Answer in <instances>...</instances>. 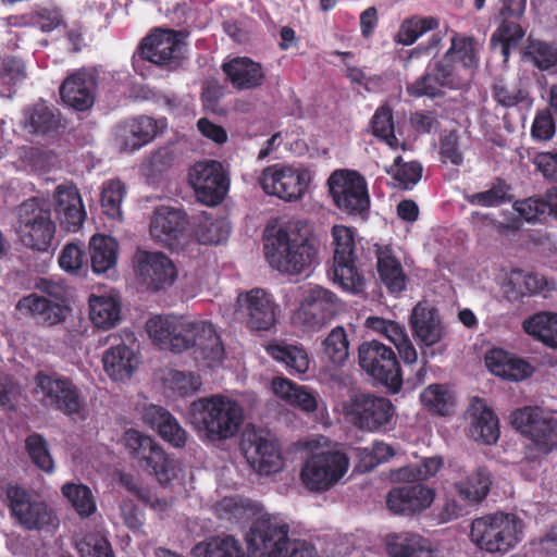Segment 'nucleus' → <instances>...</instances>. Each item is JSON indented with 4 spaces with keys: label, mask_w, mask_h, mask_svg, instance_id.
Segmentation results:
<instances>
[{
    "label": "nucleus",
    "mask_w": 557,
    "mask_h": 557,
    "mask_svg": "<svg viewBox=\"0 0 557 557\" xmlns=\"http://www.w3.org/2000/svg\"><path fill=\"white\" fill-rule=\"evenodd\" d=\"M145 330L151 342L162 350L183 352L194 348L196 359L209 367L224 359V347L213 324L202 320H188L172 314L153 315Z\"/></svg>",
    "instance_id": "obj_1"
},
{
    "label": "nucleus",
    "mask_w": 557,
    "mask_h": 557,
    "mask_svg": "<svg viewBox=\"0 0 557 557\" xmlns=\"http://www.w3.org/2000/svg\"><path fill=\"white\" fill-rule=\"evenodd\" d=\"M310 228L302 220H290L268 236L263 250L271 268L284 274H300L317 262V248L309 240Z\"/></svg>",
    "instance_id": "obj_2"
},
{
    "label": "nucleus",
    "mask_w": 557,
    "mask_h": 557,
    "mask_svg": "<svg viewBox=\"0 0 557 557\" xmlns=\"http://www.w3.org/2000/svg\"><path fill=\"white\" fill-rule=\"evenodd\" d=\"M188 418L199 434L215 442L231 438L238 432L244 412L236 400L212 395L195 400L190 405Z\"/></svg>",
    "instance_id": "obj_3"
},
{
    "label": "nucleus",
    "mask_w": 557,
    "mask_h": 557,
    "mask_svg": "<svg viewBox=\"0 0 557 557\" xmlns=\"http://www.w3.org/2000/svg\"><path fill=\"white\" fill-rule=\"evenodd\" d=\"M525 523L515 513L497 511L476 518L470 528V541L488 554L506 555L524 539Z\"/></svg>",
    "instance_id": "obj_4"
},
{
    "label": "nucleus",
    "mask_w": 557,
    "mask_h": 557,
    "mask_svg": "<svg viewBox=\"0 0 557 557\" xmlns=\"http://www.w3.org/2000/svg\"><path fill=\"white\" fill-rule=\"evenodd\" d=\"M511 425L529 440L527 459L537 460L557 450V419L540 407L527 406L510 416ZM530 461L522 466L527 471Z\"/></svg>",
    "instance_id": "obj_5"
},
{
    "label": "nucleus",
    "mask_w": 557,
    "mask_h": 557,
    "mask_svg": "<svg viewBox=\"0 0 557 557\" xmlns=\"http://www.w3.org/2000/svg\"><path fill=\"white\" fill-rule=\"evenodd\" d=\"M336 410L346 422L366 432L387 430L395 416L388 398L370 393L350 395L337 404Z\"/></svg>",
    "instance_id": "obj_6"
},
{
    "label": "nucleus",
    "mask_w": 557,
    "mask_h": 557,
    "mask_svg": "<svg viewBox=\"0 0 557 557\" xmlns=\"http://www.w3.org/2000/svg\"><path fill=\"white\" fill-rule=\"evenodd\" d=\"M331 236L334 282L346 292L361 293L366 283L357 264L360 248L356 240V231L346 225H334Z\"/></svg>",
    "instance_id": "obj_7"
},
{
    "label": "nucleus",
    "mask_w": 557,
    "mask_h": 557,
    "mask_svg": "<svg viewBox=\"0 0 557 557\" xmlns=\"http://www.w3.org/2000/svg\"><path fill=\"white\" fill-rule=\"evenodd\" d=\"M35 287L52 299L37 294L23 297L16 305L21 314L28 315L48 326L63 322L69 313V307L65 305L69 294L66 284L61 278L42 277L36 282Z\"/></svg>",
    "instance_id": "obj_8"
},
{
    "label": "nucleus",
    "mask_w": 557,
    "mask_h": 557,
    "mask_svg": "<svg viewBox=\"0 0 557 557\" xmlns=\"http://www.w3.org/2000/svg\"><path fill=\"white\" fill-rule=\"evenodd\" d=\"M16 215L21 243L30 249L47 251L55 233V224L45 200L39 197L25 200L17 207Z\"/></svg>",
    "instance_id": "obj_9"
},
{
    "label": "nucleus",
    "mask_w": 557,
    "mask_h": 557,
    "mask_svg": "<svg viewBox=\"0 0 557 557\" xmlns=\"http://www.w3.org/2000/svg\"><path fill=\"white\" fill-rule=\"evenodd\" d=\"M349 469V458L338 449L312 453L300 471L304 486L311 492H325L341 482Z\"/></svg>",
    "instance_id": "obj_10"
},
{
    "label": "nucleus",
    "mask_w": 557,
    "mask_h": 557,
    "mask_svg": "<svg viewBox=\"0 0 557 557\" xmlns=\"http://www.w3.org/2000/svg\"><path fill=\"white\" fill-rule=\"evenodd\" d=\"M289 524L280 515H262L246 534L249 557H277L292 542Z\"/></svg>",
    "instance_id": "obj_11"
},
{
    "label": "nucleus",
    "mask_w": 557,
    "mask_h": 557,
    "mask_svg": "<svg viewBox=\"0 0 557 557\" xmlns=\"http://www.w3.org/2000/svg\"><path fill=\"white\" fill-rule=\"evenodd\" d=\"M13 518L21 527L33 531H51L59 527L55 511L45 502L34 497L28 491L17 485L5 490Z\"/></svg>",
    "instance_id": "obj_12"
},
{
    "label": "nucleus",
    "mask_w": 557,
    "mask_h": 557,
    "mask_svg": "<svg viewBox=\"0 0 557 557\" xmlns=\"http://www.w3.org/2000/svg\"><path fill=\"white\" fill-rule=\"evenodd\" d=\"M311 180L307 168L276 163L261 172L259 184L265 194L290 202L302 198Z\"/></svg>",
    "instance_id": "obj_13"
},
{
    "label": "nucleus",
    "mask_w": 557,
    "mask_h": 557,
    "mask_svg": "<svg viewBox=\"0 0 557 557\" xmlns=\"http://www.w3.org/2000/svg\"><path fill=\"white\" fill-rule=\"evenodd\" d=\"M335 206L349 215L364 216L370 209L366 178L356 171L336 170L327 180Z\"/></svg>",
    "instance_id": "obj_14"
},
{
    "label": "nucleus",
    "mask_w": 557,
    "mask_h": 557,
    "mask_svg": "<svg viewBox=\"0 0 557 557\" xmlns=\"http://www.w3.org/2000/svg\"><path fill=\"white\" fill-rule=\"evenodd\" d=\"M360 367L373 379L398 392L403 384L399 363L392 348L381 342L371 341L360 345L358 350Z\"/></svg>",
    "instance_id": "obj_15"
},
{
    "label": "nucleus",
    "mask_w": 557,
    "mask_h": 557,
    "mask_svg": "<svg viewBox=\"0 0 557 557\" xmlns=\"http://www.w3.org/2000/svg\"><path fill=\"white\" fill-rule=\"evenodd\" d=\"M337 310V297L321 286L309 288L292 314V323L302 331H318L326 325Z\"/></svg>",
    "instance_id": "obj_16"
},
{
    "label": "nucleus",
    "mask_w": 557,
    "mask_h": 557,
    "mask_svg": "<svg viewBox=\"0 0 557 557\" xmlns=\"http://www.w3.org/2000/svg\"><path fill=\"white\" fill-rule=\"evenodd\" d=\"M236 312L247 325L257 331H269L275 325L280 306L272 294L262 288H252L237 296Z\"/></svg>",
    "instance_id": "obj_17"
},
{
    "label": "nucleus",
    "mask_w": 557,
    "mask_h": 557,
    "mask_svg": "<svg viewBox=\"0 0 557 557\" xmlns=\"http://www.w3.org/2000/svg\"><path fill=\"white\" fill-rule=\"evenodd\" d=\"M36 394L41 403L71 416L83 408V399L77 386L70 380L57 375L38 374Z\"/></svg>",
    "instance_id": "obj_18"
},
{
    "label": "nucleus",
    "mask_w": 557,
    "mask_h": 557,
    "mask_svg": "<svg viewBox=\"0 0 557 557\" xmlns=\"http://www.w3.org/2000/svg\"><path fill=\"white\" fill-rule=\"evenodd\" d=\"M242 449L251 468L261 475H271L283 469L284 459L281 449L268 434L245 433Z\"/></svg>",
    "instance_id": "obj_19"
},
{
    "label": "nucleus",
    "mask_w": 557,
    "mask_h": 557,
    "mask_svg": "<svg viewBox=\"0 0 557 557\" xmlns=\"http://www.w3.org/2000/svg\"><path fill=\"white\" fill-rule=\"evenodd\" d=\"M197 198L207 206L219 205L227 194L228 178L218 161L198 162L189 173Z\"/></svg>",
    "instance_id": "obj_20"
},
{
    "label": "nucleus",
    "mask_w": 557,
    "mask_h": 557,
    "mask_svg": "<svg viewBox=\"0 0 557 557\" xmlns=\"http://www.w3.org/2000/svg\"><path fill=\"white\" fill-rule=\"evenodd\" d=\"M108 345L102 355L104 372L113 381L129 379L140 363L139 354L123 343L119 334L112 333L99 339V346Z\"/></svg>",
    "instance_id": "obj_21"
},
{
    "label": "nucleus",
    "mask_w": 557,
    "mask_h": 557,
    "mask_svg": "<svg viewBox=\"0 0 557 557\" xmlns=\"http://www.w3.org/2000/svg\"><path fill=\"white\" fill-rule=\"evenodd\" d=\"M168 127L164 117L156 120L151 116L140 115L127 120L116 129V141L121 150L134 152L152 141Z\"/></svg>",
    "instance_id": "obj_22"
},
{
    "label": "nucleus",
    "mask_w": 557,
    "mask_h": 557,
    "mask_svg": "<svg viewBox=\"0 0 557 557\" xmlns=\"http://www.w3.org/2000/svg\"><path fill=\"white\" fill-rule=\"evenodd\" d=\"M149 233L154 242L178 249L187 239L184 213L172 207H158L151 219Z\"/></svg>",
    "instance_id": "obj_23"
},
{
    "label": "nucleus",
    "mask_w": 557,
    "mask_h": 557,
    "mask_svg": "<svg viewBox=\"0 0 557 557\" xmlns=\"http://www.w3.org/2000/svg\"><path fill=\"white\" fill-rule=\"evenodd\" d=\"M181 54L182 42L174 30L158 29L140 45L141 58L159 66L175 67Z\"/></svg>",
    "instance_id": "obj_24"
},
{
    "label": "nucleus",
    "mask_w": 557,
    "mask_h": 557,
    "mask_svg": "<svg viewBox=\"0 0 557 557\" xmlns=\"http://www.w3.org/2000/svg\"><path fill=\"white\" fill-rule=\"evenodd\" d=\"M409 322L420 348L433 347L446 336V327L438 310L428 302L414 306Z\"/></svg>",
    "instance_id": "obj_25"
},
{
    "label": "nucleus",
    "mask_w": 557,
    "mask_h": 557,
    "mask_svg": "<svg viewBox=\"0 0 557 557\" xmlns=\"http://www.w3.org/2000/svg\"><path fill=\"white\" fill-rule=\"evenodd\" d=\"M137 272L147 288L158 290L171 285L176 277V269L171 259L162 252L138 251Z\"/></svg>",
    "instance_id": "obj_26"
},
{
    "label": "nucleus",
    "mask_w": 557,
    "mask_h": 557,
    "mask_svg": "<svg viewBox=\"0 0 557 557\" xmlns=\"http://www.w3.org/2000/svg\"><path fill=\"white\" fill-rule=\"evenodd\" d=\"M434 497L435 492L431 487L422 484H406L391 490L386 504L396 515H410L429 508Z\"/></svg>",
    "instance_id": "obj_27"
},
{
    "label": "nucleus",
    "mask_w": 557,
    "mask_h": 557,
    "mask_svg": "<svg viewBox=\"0 0 557 557\" xmlns=\"http://www.w3.org/2000/svg\"><path fill=\"white\" fill-rule=\"evenodd\" d=\"M467 412L469 436L481 444H495L499 437L498 419L485 400L473 397Z\"/></svg>",
    "instance_id": "obj_28"
},
{
    "label": "nucleus",
    "mask_w": 557,
    "mask_h": 557,
    "mask_svg": "<svg viewBox=\"0 0 557 557\" xmlns=\"http://www.w3.org/2000/svg\"><path fill=\"white\" fill-rule=\"evenodd\" d=\"M96 86V78L91 73L77 71L61 85V98L75 110H87L94 104Z\"/></svg>",
    "instance_id": "obj_29"
},
{
    "label": "nucleus",
    "mask_w": 557,
    "mask_h": 557,
    "mask_svg": "<svg viewBox=\"0 0 557 557\" xmlns=\"http://www.w3.org/2000/svg\"><path fill=\"white\" fill-rule=\"evenodd\" d=\"M55 212L69 231H77L85 218L83 200L77 188L71 184H61L54 191Z\"/></svg>",
    "instance_id": "obj_30"
},
{
    "label": "nucleus",
    "mask_w": 557,
    "mask_h": 557,
    "mask_svg": "<svg viewBox=\"0 0 557 557\" xmlns=\"http://www.w3.org/2000/svg\"><path fill=\"white\" fill-rule=\"evenodd\" d=\"M366 325L371 331L382 335L389 341L398 350L403 361L408 364L416 363L418 352L411 343L404 325L396 321L386 320L380 317H369Z\"/></svg>",
    "instance_id": "obj_31"
},
{
    "label": "nucleus",
    "mask_w": 557,
    "mask_h": 557,
    "mask_svg": "<svg viewBox=\"0 0 557 557\" xmlns=\"http://www.w3.org/2000/svg\"><path fill=\"white\" fill-rule=\"evenodd\" d=\"M442 87H455L454 71L449 63L436 62L432 70L408 85L407 91L413 97H436Z\"/></svg>",
    "instance_id": "obj_32"
},
{
    "label": "nucleus",
    "mask_w": 557,
    "mask_h": 557,
    "mask_svg": "<svg viewBox=\"0 0 557 557\" xmlns=\"http://www.w3.org/2000/svg\"><path fill=\"white\" fill-rule=\"evenodd\" d=\"M485 363L493 374L510 381L524 380L532 373L528 362L503 349L491 350L485 357Z\"/></svg>",
    "instance_id": "obj_33"
},
{
    "label": "nucleus",
    "mask_w": 557,
    "mask_h": 557,
    "mask_svg": "<svg viewBox=\"0 0 557 557\" xmlns=\"http://www.w3.org/2000/svg\"><path fill=\"white\" fill-rule=\"evenodd\" d=\"M22 126L33 134H51L61 126L60 114L57 109L40 100L24 109Z\"/></svg>",
    "instance_id": "obj_34"
},
{
    "label": "nucleus",
    "mask_w": 557,
    "mask_h": 557,
    "mask_svg": "<svg viewBox=\"0 0 557 557\" xmlns=\"http://www.w3.org/2000/svg\"><path fill=\"white\" fill-rule=\"evenodd\" d=\"M223 71L237 89H251L260 86L264 78L262 66L249 58H235L223 64Z\"/></svg>",
    "instance_id": "obj_35"
},
{
    "label": "nucleus",
    "mask_w": 557,
    "mask_h": 557,
    "mask_svg": "<svg viewBox=\"0 0 557 557\" xmlns=\"http://www.w3.org/2000/svg\"><path fill=\"white\" fill-rule=\"evenodd\" d=\"M376 268L382 283L391 294H399L406 288L407 277L403 267L389 246L377 247Z\"/></svg>",
    "instance_id": "obj_36"
},
{
    "label": "nucleus",
    "mask_w": 557,
    "mask_h": 557,
    "mask_svg": "<svg viewBox=\"0 0 557 557\" xmlns=\"http://www.w3.org/2000/svg\"><path fill=\"white\" fill-rule=\"evenodd\" d=\"M121 314V302L114 292L89 297V315L98 329H110L116 325Z\"/></svg>",
    "instance_id": "obj_37"
},
{
    "label": "nucleus",
    "mask_w": 557,
    "mask_h": 557,
    "mask_svg": "<svg viewBox=\"0 0 557 557\" xmlns=\"http://www.w3.org/2000/svg\"><path fill=\"white\" fill-rule=\"evenodd\" d=\"M492 484L490 472L482 467L455 482V490L461 500L468 505H478L488 494Z\"/></svg>",
    "instance_id": "obj_38"
},
{
    "label": "nucleus",
    "mask_w": 557,
    "mask_h": 557,
    "mask_svg": "<svg viewBox=\"0 0 557 557\" xmlns=\"http://www.w3.org/2000/svg\"><path fill=\"white\" fill-rule=\"evenodd\" d=\"M119 244L107 235L96 234L89 240V257L95 273H104L114 268L117 261Z\"/></svg>",
    "instance_id": "obj_39"
},
{
    "label": "nucleus",
    "mask_w": 557,
    "mask_h": 557,
    "mask_svg": "<svg viewBox=\"0 0 557 557\" xmlns=\"http://www.w3.org/2000/svg\"><path fill=\"white\" fill-rule=\"evenodd\" d=\"M422 406L437 416H449L456 406L455 393L448 385L431 384L420 394Z\"/></svg>",
    "instance_id": "obj_40"
},
{
    "label": "nucleus",
    "mask_w": 557,
    "mask_h": 557,
    "mask_svg": "<svg viewBox=\"0 0 557 557\" xmlns=\"http://www.w3.org/2000/svg\"><path fill=\"white\" fill-rule=\"evenodd\" d=\"M193 557H245L239 542L232 535L213 536L196 544Z\"/></svg>",
    "instance_id": "obj_41"
},
{
    "label": "nucleus",
    "mask_w": 557,
    "mask_h": 557,
    "mask_svg": "<svg viewBox=\"0 0 557 557\" xmlns=\"http://www.w3.org/2000/svg\"><path fill=\"white\" fill-rule=\"evenodd\" d=\"M123 442L129 453L146 466L163 458V449L148 435L129 429L124 433Z\"/></svg>",
    "instance_id": "obj_42"
},
{
    "label": "nucleus",
    "mask_w": 557,
    "mask_h": 557,
    "mask_svg": "<svg viewBox=\"0 0 557 557\" xmlns=\"http://www.w3.org/2000/svg\"><path fill=\"white\" fill-rule=\"evenodd\" d=\"M196 236L199 243L205 245H219L230 235V224L223 218H214L208 213L198 216Z\"/></svg>",
    "instance_id": "obj_43"
},
{
    "label": "nucleus",
    "mask_w": 557,
    "mask_h": 557,
    "mask_svg": "<svg viewBox=\"0 0 557 557\" xmlns=\"http://www.w3.org/2000/svg\"><path fill=\"white\" fill-rule=\"evenodd\" d=\"M273 359L283 362L294 373L302 374L309 369V357L301 346L289 344H276L269 347Z\"/></svg>",
    "instance_id": "obj_44"
},
{
    "label": "nucleus",
    "mask_w": 557,
    "mask_h": 557,
    "mask_svg": "<svg viewBox=\"0 0 557 557\" xmlns=\"http://www.w3.org/2000/svg\"><path fill=\"white\" fill-rule=\"evenodd\" d=\"M479 48L474 38L455 35L443 62L459 61L463 67L473 69L479 64Z\"/></svg>",
    "instance_id": "obj_45"
},
{
    "label": "nucleus",
    "mask_w": 557,
    "mask_h": 557,
    "mask_svg": "<svg viewBox=\"0 0 557 557\" xmlns=\"http://www.w3.org/2000/svg\"><path fill=\"white\" fill-rule=\"evenodd\" d=\"M524 32L516 22H503L491 37V47L498 51L506 62L511 49L516 48L523 38Z\"/></svg>",
    "instance_id": "obj_46"
},
{
    "label": "nucleus",
    "mask_w": 557,
    "mask_h": 557,
    "mask_svg": "<svg viewBox=\"0 0 557 557\" xmlns=\"http://www.w3.org/2000/svg\"><path fill=\"white\" fill-rule=\"evenodd\" d=\"M523 59L542 71L550 70L557 65V47L546 41L529 38Z\"/></svg>",
    "instance_id": "obj_47"
},
{
    "label": "nucleus",
    "mask_w": 557,
    "mask_h": 557,
    "mask_svg": "<svg viewBox=\"0 0 557 557\" xmlns=\"http://www.w3.org/2000/svg\"><path fill=\"white\" fill-rule=\"evenodd\" d=\"M524 331L549 346L557 336V314L539 312L523 322Z\"/></svg>",
    "instance_id": "obj_48"
},
{
    "label": "nucleus",
    "mask_w": 557,
    "mask_h": 557,
    "mask_svg": "<svg viewBox=\"0 0 557 557\" xmlns=\"http://www.w3.org/2000/svg\"><path fill=\"white\" fill-rule=\"evenodd\" d=\"M25 449L33 465L47 474L55 470V462L50 453L46 438L37 433L30 434L25 440Z\"/></svg>",
    "instance_id": "obj_49"
},
{
    "label": "nucleus",
    "mask_w": 557,
    "mask_h": 557,
    "mask_svg": "<svg viewBox=\"0 0 557 557\" xmlns=\"http://www.w3.org/2000/svg\"><path fill=\"white\" fill-rule=\"evenodd\" d=\"M440 22L433 16H418L403 21L396 35V41L404 46L412 45L419 37L438 27Z\"/></svg>",
    "instance_id": "obj_50"
},
{
    "label": "nucleus",
    "mask_w": 557,
    "mask_h": 557,
    "mask_svg": "<svg viewBox=\"0 0 557 557\" xmlns=\"http://www.w3.org/2000/svg\"><path fill=\"white\" fill-rule=\"evenodd\" d=\"M426 547V541L417 534L399 533L387 537L386 549L389 557H417Z\"/></svg>",
    "instance_id": "obj_51"
},
{
    "label": "nucleus",
    "mask_w": 557,
    "mask_h": 557,
    "mask_svg": "<svg viewBox=\"0 0 557 557\" xmlns=\"http://www.w3.org/2000/svg\"><path fill=\"white\" fill-rule=\"evenodd\" d=\"M324 356L335 366H343L349 356V342L344 327L336 326L322 342Z\"/></svg>",
    "instance_id": "obj_52"
},
{
    "label": "nucleus",
    "mask_w": 557,
    "mask_h": 557,
    "mask_svg": "<svg viewBox=\"0 0 557 557\" xmlns=\"http://www.w3.org/2000/svg\"><path fill=\"white\" fill-rule=\"evenodd\" d=\"M62 494L81 517H89L96 511L92 493L86 485L66 483L62 486Z\"/></svg>",
    "instance_id": "obj_53"
},
{
    "label": "nucleus",
    "mask_w": 557,
    "mask_h": 557,
    "mask_svg": "<svg viewBox=\"0 0 557 557\" xmlns=\"http://www.w3.org/2000/svg\"><path fill=\"white\" fill-rule=\"evenodd\" d=\"M126 195V188L120 180H110L102 185L101 206L103 212L112 219L122 215V201Z\"/></svg>",
    "instance_id": "obj_54"
},
{
    "label": "nucleus",
    "mask_w": 557,
    "mask_h": 557,
    "mask_svg": "<svg viewBox=\"0 0 557 557\" xmlns=\"http://www.w3.org/2000/svg\"><path fill=\"white\" fill-rule=\"evenodd\" d=\"M372 132L392 149L404 147L395 136L393 112L388 107H381L375 111L372 117Z\"/></svg>",
    "instance_id": "obj_55"
},
{
    "label": "nucleus",
    "mask_w": 557,
    "mask_h": 557,
    "mask_svg": "<svg viewBox=\"0 0 557 557\" xmlns=\"http://www.w3.org/2000/svg\"><path fill=\"white\" fill-rule=\"evenodd\" d=\"M220 519L239 523L249 518L253 512L251 503L239 497H224L215 507Z\"/></svg>",
    "instance_id": "obj_56"
},
{
    "label": "nucleus",
    "mask_w": 557,
    "mask_h": 557,
    "mask_svg": "<svg viewBox=\"0 0 557 557\" xmlns=\"http://www.w3.org/2000/svg\"><path fill=\"white\" fill-rule=\"evenodd\" d=\"M442 465L443 460L440 457L424 458L421 463L399 468L395 473V479L407 482L428 480L437 473Z\"/></svg>",
    "instance_id": "obj_57"
},
{
    "label": "nucleus",
    "mask_w": 557,
    "mask_h": 557,
    "mask_svg": "<svg viewBox=\"0 0 557 557\" xmlns=\"http://www.w3.org/2000/svg\"><path fill=\"white\" fill-rule=\"evenodd\" d=\"M386 173L392 175L401 188L410 189L420 181L422 166L414 161L403 163L401 157L398 156L394 163L386 168Z\"/></svg>",
    "instance_id": "obj_58"
},
{
    "label": "nucleus",
    "mask_w": 557,
    "mask_h": 557,
    "mask_svg": "<svg viewBox=\"0 0 557 557\" xmlns=\"http://www.w3.org/2000/svg\"><path fill=\"white\" fill-rule=\"evenodd\" d=\"M81 557H114L108 540L99 533L85 535L76 543Z\"/></svg>",
    "instance_id": "obj_59"
},
{
    "label": "nucleus",
    "mask_w": 557,
    "mask_h": 557,
    "mask_svg": "<svg viewBox=\"0 0 557 557\" xmlns=\"http://www.w3.org/2000/svg\"><path fill=\"white\" fill-rule=\"evenodd\" d=\"M493 98L505 108H512L528 100V92L513 83L497 81L493 87Z\"/></svg>",
    "instance_id": "obj_60"
},
{
    "label": "nucleus",
    "mask_w": 557,
    "mask_h": 557,
    "mask_svg": "<svg viewBox=\"0 0 557 557\" xmlns=\"http://www.w3.org/2000/svg\"><path fill=\"white\" fill-rule=\"evenodd\" d=\"M470 205L480 207H497L509 200L508 187L505 183L498 182L490 189L467 196Z\"/></svg>",
    "instance_id": "obj_61"
},
{
    "label": "nucleus",
    "mask_w": 557,
    "mask_h": 557,
    "mask_svg": "<svg viewBox=\"0 0 557 557\" xmlns=\"http://www.w3.org/2000/svg\"><path fill=\"white\" fill-rule=\"evenodd\" d=\"M168 386L180 396H187L196 392L200 386L198 376L193 373L172 370L165 377Z\"/></svg>",
    "instance_id": "obj_62"
},
{
    "label": "nucleus",
    "mask_w": 557,
    "mask_h": 557,
    "mask_svg": "<svg viewBox=\"0 0 557 557\" xmlns=\"http://www.w3.org/2000/svg\"><path fill=\"white\" fill-rule=\"evenodd\" d=\"M513 208L520 218L527 222H536L541 215L547 213V206L545 205V200L539 198H528L524 200L516 201Z\"/></svg>",
    "instance_id": "obj_63"
},
{
    "label": "nucleus",
    "mask_w": 557,
    "mask_h": 557,
    "mask_svg": "<svg viewBox=\"0 0 557 557\" xmlns=\"http://www.w3.org/2000/svg\"><path fill=\"white\" fill-rule=\"evenodd\" d=\"M84 251L77 244H67L59 257L60 267L70 273H77L84 265Z\"/></svg>",
    "instance_id": "obj_64"
}]
</instances>
